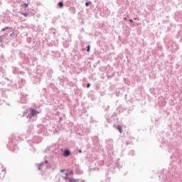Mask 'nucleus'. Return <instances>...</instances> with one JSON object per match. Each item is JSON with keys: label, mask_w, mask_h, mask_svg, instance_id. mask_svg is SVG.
<instances>
[{"label": "nucleus", "mask_w": 182, "mask_h": 182, "mask_svg": "<svg viewBox=\"0 0 182 182\" xmlns=\"http://www.w3.org/2000/svg\"><path fill=\"white\" fill-rule=\"evenodd\" d=\"M63 156H64V157H69V156H70V151H69L68 149H65L64 151Z\"/></svg>", "instance_id": "nucleus-1"}, {"label": "nucleus", "mask_w": 182, "mask_h": 182, "mask_svg": "<svg viewBox=\"0 0 182 182\" xmlns=\"http://www.w3.org/2000/svg\"><path fill=\"white\" fill-rule=\"evenodd\" d=\"M38 113H39V112H37L36 110L31 109V114H32V116H35V114H38Z\"/></svg>", "instance_id": "nucleus-2"}, {"label": "nucleus", "mask_w": 182, "mask_h": 182, "mask_svg": "<svg viewBox=\"0 0 182 182\" xmlns=\"http://www.w3.org/2000/svg\"><path fill=\"white\" fill-rule=\"evenodd\" d=\"M67 179L70 181V182H76L77 181V180L76 179H72L70 178H67Z\"/></svg>", "instance_id": "nucleus-3"}, {"label": "nucleus", "mask_w": 182, "mask_h": 182, "mask_svg": "<svg viewBox=\"0 0 182 182\" xmlns=\"http://www.w3.org/2000/svg\"><path fill=\"white\" fill-rule=\"evenodd\" d=\"M58 6H59L60 8H63V2H59V3H58Z\"/></svg>", "instance_id": "nucleus-4"}, {"label": "nucleus", "mask_w": 182, "mask_h": 182, "mask_svg": "<svg viewBox=\"0 0 182 182\" xmlns=\"http://www.w3.org/2000/svg\"><path fill=\"white\" fill-rule=\"evenodd\" d=\"M89 5H92V2L91 1H88L85 4V6H89Z\"/></svg>", "instance_id": "nucleus-5"}, {"label": "nucleus", "mask_w": 182, "mask_h": 182, "mask_svg": "<svg viewBox=\"0 0 182 182\" xmlns=\"http://www.w3.org/2000/svg\"><path fill=\"white\" fill-rule=\"evenodd\" d=\"M117 130H119V133H122V127L120 126L117 127Z\"/></svg>", "instance_id": "nucleus-6"}, {"label": "nucleus", "mask_w": 182, "mask_h": 182, "mask_svg": "<svg viewBox=\"0 0 182 182\" xmlns=\"http://www.w3.org/2000/svg\"><path fill=\"white\" fill-rule=\"evenodd\" d=\"M90 46H87V52H90Z\"/></svg>", "instance_id": "nucleus-7"}, {"label": "nucleus", "mask_w": 182, "mask_h": 182, "mask_svg": "<svg viewBox=\"0 0 182 182\" xmlns=\"http://www.w3.org/2000/svg\"><path fill=\"white\" fill-rule=\"evenodd\" d=\"M22 15H23V16H28V14H26V13H22Z\"/></svg>", "instance_id": "nucleus-8"}, {"label": "nucleus", "mask_w": 182, "mask_h": 182, "mask_svg": "<svg viewBox=\"0 0 182 182\" xmlns=\"http://www.w3.org/2000/svg\"><path fill=\"white\" fill-rule=\"evenodd\" d=\"M87 88L90 87V84L88 83V84L87 85Z\"/></svg>", "instance_id": "nucleus-9"}, {"label": "nucleus", "mask_w": 182, "mask_h": 182, "mask_svg": "<svg viewBox=\"0 0 182 182\" xmlns=\"http://www.w3.org/2000/svg\"><path fill=\"white\" fill-rule=\"evenodd\" d=\"M24 6H26V8H28V4H24Z\"/></svg>", "instance_id": "nucleus-10"}, {"label": "nucleus", "mask_w": 182, "mask_h": 182, "mask_svg": "<svg viewBox=\"0 0 182 182\" xmlns=\"http://www.w3.org/2000/svg\"><path fill=\"white\" fill-rule=\"evenodd\" d=\"M6 29H8V27H6V28H3L1 31H6Z\"/></svg>", "instance_id": "nucleus-11"}, {"label": "nucleus", "mask_w": 182, "mask_h": 182, "mask_svg": "<svg viewBox=\"0 0 182 182\" xmlns=\"http://www.w3.org/2000/svg\"><path fill=\"white\" fill-rule=\"evenodd\" d=\"M129 22H131V23H133V20L130 19Z\"/></svg>", "instance_id": "nucleus-12"}, {"label": "nucleus", "mask_w": 182, "mask_h": 182, "mask_svg": "<svg viewBox=\"0 0 182 182\" xmlns=\"http://www.w3.org/2000/svg\"><path fill=\"white\" fill-rule=\"evenodd\" d=\"M45 163L48 164V161H46Z\"/></svg>", "instance_id": "nucleus-13"}]
</instances>
